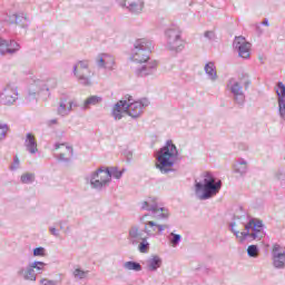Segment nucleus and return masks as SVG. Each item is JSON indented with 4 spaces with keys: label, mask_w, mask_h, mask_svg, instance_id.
<instances>
[{
    "label": "nucleus",
    "mask_w": 285,
    "mask_h": 285,
    "mask_svg": "<svg viewBox=\"0 0 285 285\" xmlns=\"http://www.w3.org/2000/svg\"><path fill=\"white\" fill-rule=\"evenodd\" d=\"M148 106H150V100L147 98L132 101V96H129L128 100H119L115 104L111 110V116L116 121H119L124 119V115L121 112H127L131 119H139L144 112V108H148Z\"/></svg>",
    "instance_id": "nucleus-1"
},
{
    "label": "nucleus",
    "mask_w": 285,
    "mask_h": 285,
    "mask_svg": "<svg viewBox=\"0 0 285 285\" xmlns=\"http://www.w3.org/2000/svg\"><path fill=\"white\" fill-rule=\"evenodd\" d=\"M242 216H234V220L229 224V230L235 235L240 243L246 242V237L250 239H264L266 237V232H264V223L261 219L252 218L247 224H245V232H239L235 227L238 225Z\"/></svg>",
    "instance_id": "nucleus-2"
},
{
    "label": "nucleus",
    "mask_w": 285,
    "mask_h": 285,
    "mask_svg": "<svg viewBox=\"0 0 285 285\" xmlns=\"http://www.w3.org/2000/svg\"><path fill=\"white\" fill-rule=\"evenodd\" d=\"M202 177V180H195V195L200 202H206V199H212L222 190V179L215 178L210 171L203 173Z\"/></svg>",
    "instance_id": "nucleus-3"
},
{
    "label": "nucleus",
    "mask_w": 285,
    "mask_h": 285,
    "mask_svg": "<svg viewBox=\"0 0 285 285\" xmlns=\"http://www.w3.org/2000/svg\"><path fill=\"white\" fill-rule=\"evenodd\" d=\"M177 157H179L177 146L173 144V140H167L166 145L157 151L156 168L161 173V175H168V173H173V166H175Z\"/></svg>",
    "instance_id": "nucleus-4"
},
{
    "label": "nucleus",
    "mask_w": 285,
    "mask_h": 285,
    "mask_svg": "<svg viewBox=\"0 0 285 285\" xmlns=\"http://www.w3.org/2000/svg\"><path fill=\"white\" fill-rule=\"evenodd\" d=\"M250 78L248 75H243L242 78H229L227 81V90L230 92L234 104L240 108L246 104V95L244 90L250 88Z\"/></svg>",
    "instance_id": "nucleus-5"
},
{
    "label": "nucleus",
    "mask_w": 285,
    "mask_h": 285,
    "mask_svg": "<svg viewBox=\"0 0 285 285\" xmlns=\"http://www.w3.org/2000/svg\"><path fill=\"white\" fill-rule=\"evenodd\" d=\"M87 184H90L95 190H104L110 184V169L100 167L86 177Z\"/></svg>",
    "instance_id": "nucleus-6"
},
{
    "label": "nucleus",
    "mask_w": 285,
    "mask_h": 285,
    "mask_svg": "<svg viewBox=\"0 0 285 285\" xmlns=\"http://www.w3.org/2000/svg\"><path fill=\"white\" fill-rule=\"evenodd\" d=\"M150 52H153V42L145 38L138 39L131 51V60L136 63L149 61Z\"/></svg>",
    "instance_id": "nucleus-7"
},
{
    "label": "nucleus",
    "mask_w": 285,
    "mask_h": 285,
    "mask_svg": "<svg viewBox=\"0 0 285 285\" xmlns=\"http://www.w3.org/2000/svg\"><path fill=\"white\" fill-rule=\"evenodd\" d=\"M50 88H57V79L51 78L46 81L38 79L36 77L31 78V82L29 85V90L27 95L28 101H33V99H37L38 92H41V90H50Z\"/></svg>",
    "instance_id": "nucleus-8"
},
{
    "label": "nucleus",
    "mask_w": 285,
    "mask_h": 285,
    "mask_svg": "<svg viewBox=\"0 0 285 285\" xmlns=\"http://www.w3.org/2000/svg\"><path fill=\"white\" fill-rule=\"evenodd\" d=\"M165 37L167 39V48L174 52H181L184 50V40H181V30L179 27H170L166 30Z\"/></svg>",
    "instance_id": "nucleus-9"
},
{
    "label": "nucleus",
    "mask_w": 285,
    "mask_h": 285,
    "mask_svg": "<svg viewBox=\"0 0 285 285\" xmlns=\"http://www.w3.org/2000/svg\"><path fill=\"white\" fill-rule=\"evenodd\" d=\"M140 210H148L157 219H168V209L166 207H159L157 197H149L147 200L140 203Z\"/></svg>",
    "instance_id": "nucleus-10"
},
{
    "label": "nucleus",
    "mask_w": 285,
    "mask_h": 285,
    "mask_svg": "<svg viewBox=\"0 0 285 285\" xmlns=\"http://www.w3.org/2000/svg\"><path fill=\"white\" fill-rule=\"evenodd\" d=\"M90 61L89 60H79L77 65L73 66L72 73L77 78L81 86H92V80L90 76H86V70L90 75Z\"/></svg>",
    "instance_id": "nucleus-11"
},
{
    "label": "nucleus",
    "mask_w": 285,
    "mask_h": 285,
    "mask_svg": "<svg viewBox=\"0 0 285 285\" xmlns=\"http://www.w3.org/2000/svg\"><path fill=\"white\" fill-rule=\"evenodd\" d=\"M19 99V89L14 85H7L0 91V104L2 106H14Z\"/></svg>",
    "instance_id": "nucleus-12"
},
{
    "label": "nucleus",
    "mask_w": 285,
    "mask_h": 285,
    "mask_svg": "<svg viewBox=\"0 0 285 285\" xmlns=\"http://www.w3.org/2000/svg\"><path fill=\"white\" fill-rule=\"evenodd\" d=\"M120 8H126L130 14H135L136 17L144 12V8H146V2L144 0H116Z\"/></svg>",
    "instance_id": "nucleus-13"
},
{
    "label": "nucleus",
    "mask_w": 285,
    "mask_h": 285,
    "mask_svg": "<svg viewBox=\"0 0 285 285\" xmlns=\"http://www.w3.org/2000/svg\"><path fill=\"white\" fill-rule=\"evenodd\" d=\"M272 262L274 268H285V248L279 244H274L272 248Z\"/></svg>",
    "instance_id": "nucleus-14"
},
{
    "label": "nucleus",
    "mask_w": 285,
    "mask_h": 285,
    "mask_svg": "<svg viewBox=\"0 0 285 285\" xmlns=\"http://www.w3.org/2000/svg\"><path fill=\"white\" fill-rule=\"evenodd\" d=\"M233 47L238 52V57L242 59H248L250 57V42L246 41V38L239 36L236 37Z\"/></svg>",
    "instance_id": "nucleus-15"
},
{
    "label": "nucleus",
    "mask_w": 285,
    "mask_h": 285,
    "mask_svg": "<svg viewBox=\"0 0 285 285\" xmlns=\"http://www.w3.org/2000/svg\"><path fill=\"white\" fill-rule=\"evenodd\" d=\"M4 23H9L11 26L16 23V26H19V28L28 30V28L30 27V18H28L26 13H14L11 16H6Z\"/></svg>",
    "instance_id": "nucleus-16"
},
{
    "label": "nucleus",
    "mask_w": 285,
    "mask_h": 285,
    "mask_svg": "<svg viewBox=\"0 0 285 285\" xmlns=\"http://www.w3.org/2000/svg\"><path fill=\"white\" fill-rule=\"evenodd\" d=\"M140 66L136 69L137 77H148L157 72V61L146 60L145 62H139Z\"/></svg>",
    "instance_id": "nucleus-17"
},
{
    "label": "nucleus",
    "mask_w": 285,
    "mask_h": 285,
    "mask_svg": "<svg viewBox=\"0 0 285 285\" xmlns=\"http://www.w3.org/2000/svg\"><path fill=\"white\" fill-rule=\"evenodd\" d=\"M21 50V45L14 40H6L0 37V55H16Z\"/></svg>",
    "instance_id": "nucleus-18"
},
{
    "label": "nucleus",
    "mask_w": 285,
    "mask_h": 285,
    "mask_svg": "<svg viewBox=\"0 0 285 285\" xmlns=\"http://www.w3.org/2000/svg\"><path fill=\"white\" fill-rule=\"evenodd\" d=\"M145 237H147L146 227L140 229L139 226L135 225L129 228L127 239L131 246H137Z\"/></svg>",
    "instance_id": "nucleus-19"
},
{
    "label": "nucleus",
    "mask_w": 285,
    "mask_h": 285,
    "mask_svg": "<svg viewBox=\"0 0 285 285\" xmlns=\"http://www.w3.org/2000/svg\"><path fill=\"white\" fill-rule=\"evenodd\" d=\"M115 56L109 53H99L96 58V65L98 68H104L105 70H115Z\"/></svg>",
    "instance_id": "nucleus-20"
},
{
    "label": "nucleus",
    "mask_w": 285,
    "mask_h": 285,
    "mask_svg": "<svg viewBox=\"0 0 285 285\" xmlns=\"http://www.w3.org/2000/svg\"><path fill=\"white\" fill-rule=\"evenodd\" d=\"M166 228H168V225H160L153 220L145 223V233L147 237H153L154 233L161 235Z\"/></svg>",
    "instance_id": "nucleus-21"
},
{
    "label": "nucleus",
    "mask_w": 285,
    "mask_h": 285,
    "mask_svg": "<svg viewBox=\"0 0 285 285\" xmlns=\"http://www.w3.org/2000/svg\"><path fill=\"white\" fill-rule=\"evenodd\" d=\"M17 275L24 279V282H37V274L30 264L27 267H19Z\"/></svg>",
    "instance_id": "nucleus-22"
},
{
    "label": "nucleus",
    "mask_w": 285,
    "mask_h": 285,
    "mask_svg": "<svg viewBox=\"0 0 285 285\" xmlns=\"http://www.w3.org/2000/svg\"><path fill=\"white\" fill-rule=\"evenodd\" d=\"M37 146L38 145H37V139L35 138V135H32L31 132H28L24 139V147L28 150V153L30 155H37V153H39V148Z\"/></svg>",
    "instance_id": "nucleus-23"
},
{
    "label": "nucleus",
    "mask_w": 285,
    "mask_h": 285,
    "mask_svg": "<svg viewBox=\"0 0 285 285\" xmlns=\"http://www.w3.org/2000/svg\"><path fill=\"white\" fill-rule=\"evenodd\" d=\"M248 171V163L244 158H238V160L234 164V173L239 175V177H244Z\"/></svg>",
    "instance_id": "nucleus-24"
},
{
    "label": "nucleus",
    "mask_w": 285,
    "mask_h": 285,
    "mask_svg": "<svg viewBox=\"0 0 285 285\" xmlns=\"http://www.w3.org/2000/svg\"><path fill=\"white\" fill-rule=\"evenodd\" d=\"M205 75H207L210 81H217V67H215V62L209 61L205 65Z\"/></svg>",
    "instance_id": "nucleus-25"
},
{
    "label": "nucleus",
    "mask_w": 285,
    "mask_h": 285,
    "mask_svg": "<svg viewBox=\"0 0 285 285\" xmlns=\"http://www.w3.org/2000/svg\"><path fill=\"white\" fill-rule=\"evenodd\" d=\"M161 264H163L161 257L154 255L147 261V268L151 273H155V271H157L158 268H161Z\"/></svg>",
    "instance_id": "nucleus-26"
},
{
    "label": "nucleus",
    "mask_w": 285,
    "mask_h": 285,
    "mask_svg": "<svg viewBox=\"0 0 285 285\" xmlns=\"http://www.w3.org/2000/svg\"><path fill=\"white\" fill-rule=\"evenodd\" d=\"M104 101V98L99 96H90L87 98L81 107L82 110L90 109V106H97Z\"/></svg>",
    "instance_id": "nucleus-27"
},
{
    "label": "nucleus",
    "mask_w": 285,
    "mask_h": 285,
    "mask_svg": "<svg viewBox=\"0 0 285 285\" xmlns=\"http://www.w3.org/2000/svg\"><path fill=\"white\" fill-rule=\"evenodd\" d=\"M57 112L60 117H68V115H70L71 111L68 105V100L60 99Z\"/></svg>",
    "instance_id": "nucleus-28"
},
{
    "label": "nucleus",
    "mask_w": 285,
    "mask_h": 285,
    "mask_svg": "<svg viewBox=\"0 0 285 285\" xmlns=\"http://www.w3.org/2000/svg\"><path fill=\"white\" fill-rule=\"evenodd\" d=\"M122 268H125V271H134V273H139L142 271L141 264L135 261L125 262Z\"/></svg>",
    "instance_id": "nucleus-29"
},
{
    "label": "nucleus",
    "mask_w": 285,
    "mask_h": 285,
    "mask_svg": "<svg viewBox=\"0 0 285 285\" xmlns=\"http://www.w3.org/2000/svg\"><path fill=\"white\" fill-rule=\"evenodd\" d=\"M31 266V269L35 271V273H38V275H41L43 271H46V263L36 261L33 263H29Z\"/></svg>",
    "instance_id": "nucleus-30"
},
{
    "label": "nucleus",
    "mask_w": 285,
    "mask_h": 285,
    "mask_svg": "<svg viewBox=\"0 0 285 285\" xmlns=\"http://www.w3.org/2000/svg\"><path fill=\"white\" fill-rule=\"evenodd\" d=\"M275 92H276L277 101L285 99V85H284V82L278 81V82L276 83V90H275Z\"/></svg>",
    "instance_id": "nucleus-31"
},
{
    "label": "nucleus",
    "mask_w": 285,
    "mask_h": 285,
    "mask_svg": "<svg viewBox=\"0 0 285 285\" xmlns=\"http://www.w3.org/2000/svg\"><path fill=\"white\" fill-rule=\"evenodd\" d=\"M168 239L173 248H177V246H179V244L181 243V235L171 232L168 236Z\"/></svg>",
    "instance_id": "nucleus-32"
},
{
    "label": "nucleus",
    "mask_w": 285,
    "mask_h": 285,
    "mask_svg": "<svg viewBox=\"0 0 285 285\" xmlns=\"http://www.w3.org/2000/svg\"><path fill=\"white\" fill-rule=\"evenodd\" d=\"M148 237L150 236L142 238L137 245L139 253H148V250H150V243H148Z\"/></svg>",
    "instance_id": "nucleus-33"
},
{
    "label": "nucleus",
    "mask_w": 285,
    "mask_h": 285,
    "mask_svg": "<svg viewBox=\"0 0 285 285\" xmlns=\"http://www.w3.org/2000/svg\"><path fill=\"white\" fill-rule=\"evenodd\" d=\"M88 273H90L89 271H83L81 268H76L72 272V275L75 277V279H86V277H88Z\"/></svg>",
    "instance_id": "nucleus-34"
},
{
    "label": "nucleus",
    "mask_w": 285,
    "mask_h": 285,
    "mask_svg": "<svg viewBox=\"0 0 285 285\" xmlns=\"http://www.w3.org/2000/svg\"><path fill=\"white\" fill-rule=\"evenodd\" d=\"M110 174V181H112V177L115 179H121L124 176V170H119L117 167H111V170H109Z\"/></svg>",
    "instance_id": "nucleus-35"
},
{
    "label": "nucleus",
    "mask_w": 285,
    "mask_h": 285,
    "mask_svg": "<svg viewBox=\"0 0 285 285\" xmlns=\"http://www.w3.org/2000/svg\"><path fill=\"white\" fill-rule=\"evenodd\" d=\"M258 254H259V247L257 245H249L247 247L248 257H257Z\"/></svg>",
    "instance_id": "nucleus-36"
},
{
    "label": "nucleus",
    "mask_w": 285,
    "mask_h": 285,
    "mask_svg": "<svg viewBox=\"0 0 285 285\" xmlns=\"http://www.w3.org/2000/svg\"><path fill=\"white\" fill-rule=\"evenodd\" d=\"M278 104V116L285 121V99L277 100Z\"/></svg>",
    "instance_id": "nucleus-37"
},
{
    "label": "nucleus",
    "mask_w": 285,
    "mask_h": 285,
    "mask_svg": "<svg viewBox=\"0 0 285 285\" xmlns=\"http://www.w3.org/2000/svg\"><path fill=\"white\" fill-rule=\"evenodd\" d=\"M8 130H10V127L8 124L0 122V141H3L6 139V135H8Z\"/></svg>",
    "instance_id": "nucleus-38"
},
{
    "label": "nucleus",
    "mask_w": 285,
    "mask_h": 285,
    "mask_svg": "<svg viewBox=\"0 0 285 285\" xmlns=\"http://www.w3.org/2000/svg\"><path fill=\"white\" fill-rule=\"evenodd\" d=\"M20 179L22 184H32V181H35V174H23Z\"/></svg>",
    "instance_id": "nucleus-39"
},
{
    "label": "nucleus",
    "mask_w": 285,
    "mask_h": 285,
    "mask_svg": "<svg viewBox=\"0 0 285 285\" xmlns=\"http://www.w3.org/2000/svg\"><path fill=\"white\" fill-rule=\"evenodd\" d=\"M33 257H46V248L45 247H36L33 249Z\"/></svg>",
    "instance_id": "nucleus-40"
},
{
    "label": "nucleus",
    "mask_w": 285,
    "mask_h": 285,
    "mask_svg": "<svg viewBox=\"0 0 285 285\" xmlns=\"http://www.w3.org/2000/svg\"><path fill=\"white\" fill-rule=\"evenodd\" d=\"M276 179H278V181H281V186L285 188V171H282V170L277 171Z\"/></svg>",
    "instance_id": "nucleus-41"
},
{
    "label": "nucleus",
    "mask_w": 285,
    "mask_h": 285,
    "mask_svg": "<svg viewBox=\"0 0 285 285\" xmlns=\"http://www.w3.org/2000/svg\"><path fill=\"white\" fill-rule=\"evenodd\" d=\"M40 284H42V285H59V284H61V279L52 281V279L42 278V279H40Z\"/></svg>",
    "instance_id": "nucleus-42"
},
{
    "label": "nucleus",
    "mask_w": 285,
    "mask_h": 285,
    "mask_svg": "<svg viewBox=\"0 0 285 285\" xmlns=\"http://www.w3.org/2000/svg\"><path fill=\"white\" fill-rule=\"evenodd\" d=\"M204 37L208 39V41H215V39L217 38L215 31H205Z\"/></svg>",
    "instance_id": "nucleus-43"
},
{
    "label": "nucleus",
    "mask_w": 285,
    "mask_h": 285,
    "mask_svg": "<svg viewBox=\"0 0 285 285\" xmlns=\"http://www.w3.org/2000/svg\"><path fill=\"white\" fill-rule=\"evenodd\" d=\"M19 164H20L19 156H14L13 163L10 166V170H17L19 168Z\"/></svg>",
    "instance_id": "nucleus-44"
},
{
    "label": "nucleus",
    "mask_w": 285,
    "mask_h": 285,
    "mask_svg": "<svg viewBox=\"0 0 285 285\" xmlns=\"http://www.w3.org/2000/svg\"><path fill=\"white\" fill-rule=\"evenodd\" d=\"M58 161H63L65 164H69L70 158H66V154H59L57 156Z\"/></svg>",
    "instance_id": "nucleus-45"
},
{
    "label": "nucleus",
    "mask_w": 285,
    "mask_h": 285,
    "mask_svg": "<svg viewBox=\"0 0 285 285\" xmlns=\"http://www.w3.org/2000/svg\"><path fill=\"white\" fill-rule=\"evenodd\" d=\"M67 104H68L71 112H72V108H77L79 106V105H77V101H75V100L68 101Z\"/></svg>",
    "instance_id": "nucleus-46"
},
{
    "label": "nucleus",
    "mask_w": 285,
    "mask_h": 285,
    "mask_svg": "<svg viewBox=\"0 0 285 285\" xmlns=\"http://www.w3.org/2000/svg\"><path fill=\"white\" fill-rule=\"evenodd\" d=\"M49 232L51 235H53V237H59V232L57 230V228L50 227Z\"/></svg>",
    "instance_id": "nucleus-47"
},
{
    "label": "nucleus",
    "mask_w": 285,
    "mask_h": 285,
    "mask_svg": "<svg viewBox=\"0 0 285 285\" xmlns=\"http://www.w3.org/2000/svg\"><path fill=\"white\" fill-rule=\"evenodd\" d=\"M127 161H132V151H127Z\"/></svg>",
    "instance_id": "nucleus-48"
},
{
    "label": "nucleus",
    "mask_w": 285,
    "mask_h": 285,
    "mask_svg": "<svg viewBox=\"0 0 285 285\" xmlns=\"http://www.w3.org/2000/svg\"><path fill=\"white\" fill-rule=\"evenodd\" d=\"M61 146H66V142H62V144L56 142L55 150H59V148H61Z\"/></svg>",
    "instance_id": "nucleus-49"
},
{
    "label": "nucleus",
    "mask_w": 285,
    "mask_h": 285,
    "mask_svg": "<svg viewBox=\"0 0 285 285\" xmlns=\"http://www.w3.org/2000/svg\"><path fill=\"white\" fill-rule=\"evenodd\" d=\"M66 148L69 150V154H70L71 157H72V155H75V149H72L71 146H66Z\"/></svg>",
    "instance_id": "nucleus-50"
},
{
    "label": "nucleus",
    "mask_w": 285,
    "mask_h": 285,
    "mask_svg": "<svg viewBox=\"0 0 285 285\" xmlns=\"http://www.w3.org/2000/svg\"><path fill=\"white\" fill-rule=\"evenodd\" d=\"M57 124V119L48 120V126H55Z\"/></svg>",
    "instance_id": "nucleus-51"
},
{
    "label": "nucleus",
    "mask_w": 285,
    "mask_h": 285,
    "mask_svg": "<svg viewBox=\"0 0 285 285\" xmlns=\"http://www.w3.org/2000/svg\"><path fill=\"white\" fill-rule=\"evenodd\" d=\"M262 26H267V27H269L271 24L268 23V19L265 18V19L263 20V22H262Z\"/></svg>",
    "instance_id": "nucleus-52"
},
{
    "label": "nucleus",
    "mask_w": 285,
    "mask_h": 285,
    "mask_svg": "<svg viewBox=\"0 0 285 285\" xmlns=\"http://www.w3.org/2000/svg\"><path fill=\"white\" fill-rule=\"evenodd\" d=\"M58 224H59V226H60V230H63V224H66V222L60 220Z\"/></svg>",
    "instance_id": "nucleus-53"
},
{
    "label": "nucleus",
    "mask_w": 285,
    "mask_h": 285,
    "mask_svg": "<svg viewBox=\"0 0 285 285\" xmlns=\"http://www.w3.org/2000/svg\"><path fill=\"white\" fill-rule=\"evenodd\" d=\"M145 217H146V215L140 218V222H144Z\"/></svg>",
    "instance_id": "nucleus-54"
}]
</instances>
